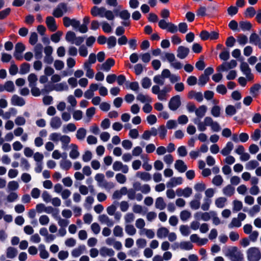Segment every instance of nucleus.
Listing matches in <instances>:
<instances>
[{
    "label": "nucleus",
    "mask_w": 261,
    "mask_h": 261,
    "mask_svg": "<svg viewBox=\"0 0 261 261\" xmlns=\"http://www.w3.org/2000/svg\"><path fill=\"white\" fill-rule=\"evenodd\" d=\"M224 255L228 257L230 261H243L244 255L237 247H229L223 250Z\"/></svg>",
    "instance_id": "1"
},
{
    "label": "nucleus",
    "mask_w": 261,
    "mask_h": 261,
    "mask_svg": "<svg viewBox=\"0 0 261 261\" xmlns=\"http://www.w3.org/2000/svg\"><path fill=\"white\" fill-rule=\"evenodd\" d=\"M85 39V37L83 36L77 37L75 33L72 31L67 32L65 36L66 41L76 46H81L84 42Z\"/></svg>",
    "instance_id": "2"
},
{
    "label": "nucleus",
    "mask_w": 261,
    "mask_h": 261,
    "mask_svg": "<svg viewBox=\"0 0 261 261\" xmlns=\"http://www.w3.org/2000/svg\"><path fill=\"white\" fill-rule=\"evenodd\" d=\"M248 261H259L261 258V253L257 247H251L247 251Z\"/></svg>",
    "instance_id": "3"
},
{
    "label": "nucleus",
    "mask_w": 261,
    "mask_h": 261,
    "mask_svg": "<svg viewBox=\"0 0 261 261\" xmlns=\"http://www.w3.org/2000/svg\"><path fill=\"white\" fill-rule=\"evenodd\" d=\"M68 9L67 4L61 3L58 5L56 8L54 10L53 15L57 18L61 17L68 11Z\"/></svg>",
    "instance_id": "4"
},
{
    "label": "nucleus",
    "mask_w": 261,
    "mask_h": 261,
    "mask_svg": "<svg viewBox=\"0 0 261 261\" xmlns=\"http://www.w3.org/2000/svg\"><path fill=\"white\" fill-rule=\"evenodd\" d=\"M205 127L210 126L212 131L214 132H219L221 129L219 123L214 121L213 118L210 116L205 117Z\"/></svg>",
    "instance_id": "5"
},
{
    "label": "nucleus",
    "mask_w": 261,
    "mask_h": 261,
    "mask_svg": "<svg viewBox=\"0 0 261 261\" xmlns=\"http://www.w3.org/2000/svg\"><path fill=\"white\" fill-rule=\"evenodd\" d=\"M181 105L180 97L177 95L173 96L169 100L168 107L171 111H176Z\"/></svg>",
    "instance_id": "6"
},
{
    "label": "nucleus",
    "mask_w": 261,
    "mask_h": 261,
    "mask_svg": "<svg viewBox=\"0 0 261 261\" xmlns=\"http://www.w3.org/2000/svg\"><path fill=\"white\" fill-rule=\"evenodd\" d=\"M237 65V62L234 60H231L230 62H223L218 67L217 70L219 72L227 71L229 69L235 68Z\"/></svg>",
    "instance_id": "7"
},
{
    "label": "nucleus",
    "mask_w": 261,
    "mask_h": 261,
    "mask_svg": "<svg viewBox=\"0 0 261 261\" xmlns=\"http://www.w3.org/2000/svg\"><path fill=\"white\" fill-rule=\"evenodd\" d=\"M113 169L115 171H121L123 173L128 172V167L120 161H115L113 164Z\"/></svg>",
    "instance_id": "8"
},
{
    "label": "nucleus",
    "mask_w": 261,
    "mask_h": 261,
    "mask_svg": "<svg viewBox=\"0 0 261 261\" xmlns=\"http://www.w3.org/2000/svg\"><path fill=\"white\" fill-rule=\"evenodd\" d=\"M190 53V49L184 46H179L177 49V57L180 59H185Z\"/></svg>",
    "instance_id": "9"
},
{
    "label": "nucleus",
    "mask_w": 261,
    "mask_h": 261,
    "mask_svg": "<svg viewBox=\"0 0 261 261\" xmlns=\"http://www.w3.org/2000/svg\"><path fill=\"white\" fill-rule=\"evenodd\" d=\"M31 89V93L34 96H39L40 95L41 93H46L48 92L49 85H45L44 86V88L42 89L41 91L40 89L36 87V86L30 87Z\"/></svg>",
    "instance_id": "10"
},
{
    "label": "nucleus",
    "mask_w": 261,
    "mask_h": 261,
    "mask_svg": "<svg viewBox=\"0 0 261 261\" xmlns=\"http://www.w3.org/2000/svg\"><path fill=\"white\" fill-rule=\"evenodd\" d=\"M62 122L61 118L58 116L52 117L50 120L49 124L54 129H59L62 125Z\"/></svg>",
    "instance_id": "11"
},
{
    "label": "nucleus",
    "mask_w": 261,
    "mask_h": 261,
    "mask_svg": "<svg viewBox=\"0 0 261 261\" xmlns=\"http://www.w3.org/2000/svg\"><path fill=\"white\" fill-rule=\"evenodd\" d=\"M176 194L178 196H184L188 198L191 196L192 193V190L191 188L187 187L184 189L178 188L176 191Z\"/></svg>",
    "instance_id": "12"
},
{
    "label": "nucleus",
    "mask_w": 261,
    "mask_h": 261,
    "mask_svg": "<svg viewBox=\"0 0 261 261\" xmlns=\"http://www.w3.org/2000/svg\"><path fill=\"white\" fill-rule=\"evenodd\" d=\"M46 23L50 31L55 32L57 29L55 19L52 16H48L46 17Z\"/></svg>",
    "instance_id": "13"
},
{
    "label": "nucleus",
    "mask_w": 261,
    "mask_h": 261,
    "mask_svg": "<svg viewBox=\"0 0 261 261\" xmlns=\"http://www.w3.org/2000/svg\"><path fill=\"white\" fill-rule=\"evenodd\" d=\"M24 99L17 95H14L11 98V104L13 106L22 107L25 105Z\"/></svg>",
    "instance_id": "14"
},
{
    "label": "nucleus",
    "mask_w": 261,
    "mask_h": 261,
    "mask_svg": "<svg viewBox=\"0 0 261 261\" xmlns=\"http://www.w3.org/2000/svg\"><path fill=\"white\" fill-rule=\"evenodd\" d=\"M43 46L41 43L36 44L34 48L35 58L37 60H40L42 58V51Z\"/></svg>",
    "instance_id": "15"
},
{
    "label": "nucleus",
    "mask_w": 261,
    "mask_h": 261,
    "mask_svg": "<svg viewBox=\"0 0 261 261\" xmlns=\"http://www.w3.org/2000/svg\"><path fill=\"white\" fill-rule=\"evenodd\" d=\"M201 118L197 117L194 118L192 121L195 124L197 125L198 130L204 132L206 129L205 127V118L204 119L203 122L201 121Z\"/></svg>",
    "instance_id": "16"
},
{
    "label": "nucleus",
    "mask_w": 261,
    "mask_h": 261,
    "mask_svg": "<svg viewBox=\"0 0 261 261\" xmlns=\"http://www.w3.org/2000/svg\"><path fill=\"white\" fill-rule=\"evenodd\" d=\"M182 182V178L181 177H172L167 183L166 185L168 188H172L177 185H181Z\"/></svg>",
    "instance_id": "17"
},
{
    "label": "nucleus",
    "mask_w": 261,
    "mask_h": 261,
    "mask_svg": "<svg viewBox=\"0 0 261 261\" xmlns=\"http://www.w3.org/2000/svg\"><path fill=\"white\" fill-rule=\"evenodd\" d=\"M175 168L179 172H185L187 170V166L184 162L181 160H178L174 164Z\"/></svg>",
    "instance_id": "18"
},
{
    "label": "nucleus",
    "mask_w": 261,
    "mask_h": 261,
    "mask_svg": "<svg viewBox=\"0 0 261 261\" xmlns=\"http://www.w3.org/2000/svg\"><path fill=\"white\" fill-rule=\"evenodd\" d=\"M105 11V7L98 8L97 6H94L91 10V13L93 16H99L100 17H103V13Z\"/></svg>",
    "instance_id": "19"
},
{
    "label": "nucleus",
    "mask_w": 261,
    "mask_h": 261,
    "mask_svg": "<svg viewBox=\"0 0 261 261\" xmlns=\"http://www.w3.org/2000/svg\"><path fill=\"white\" fill-rule=\"evenodd\" d=\"M114 64V60L112 58H109L101 65V69L108 72Z\"/></svg>",
    "instance_id": "20"
},
{
    "label": "nucleus",
    "mask_w": 261,
    "mask_h": 261,
    "mask_svg": "<svg viewBox=\"0 0 261 261\" xmlns=\"http://www.w3.org/2000/svg\"><path fill=\"white\" fill-rule=\"evenodd\" d=\"M100 255L102 257L113 256L115 255L114 251L111 248H108L106 247H101L99 251Z\"/></svg>",
    "instance_id": "21"
},
{
    "label": "nucleus",
    "mask_w": 261,
    "mask_h": 261,
    "mask_svg": "<svg viewBox=\"0 0 261 261\" xmlns=\"http://www.w3.org/2000/svg\"><path fill=\"white\" fill-rule=\"evenodd\" d=\"M167 206L163 197H159L155 201V207L160 211L164 210Z\"/></svg>",
    "instance_id": "22"
},
{
    "label": "nucleus",
    "mask_w": 261,
    "mask_h": 261,
    "mask_svg": "<svg viewBox=\"0 0 261 261\" xmlns=\"http://www.w3.org/2000/svg\"><path fill=\"white\" fill-rule=\"evenodd\" d=\"M71 150L69 153V156L72 159H76L80 156V152L78 151V147L76 144H71L70 145Z\"/></svg>",
    "instance_id": "23"
},
{
    "label": "nucleus",
    "mask_w": 261,
    "mask_h": 261,
    "mask_svg": "<svg viewBox=\"0 0 261 261\" xmlns=\"http://www.w3.org/2000/svg\"><path fill=\"white\" fill-rule=\"evenodd\" d=\"M233 148V144L231 142H228L225 146L221 150V153L224 156L229 154Z\"/></svg>",
    "instance_id": "24"
},
{
    "label": "nucleus",
    "mask_w": 261,
    "mask_h": 261,
    "mask_svg": "<svg viewBox=\"0 0 261 261\" xmlns=\"http://www.w3.org/2000/svg\"><path fill=\"white\" fill-rule=\"evenodd\" d=\"M99 221L102 223L106 224L108 226L111 227L114 225V222L106 215H101L98 217Z\"/></svg>",
    "instance_id": "25"
},
{
    "label": "nucleus",
    "mask_w": 261,
    "mask_h": 261,
    "mask_svg": "<svg viewBox=\"0 0 261 261\" xmlns=\"http://www.w3.org/2000/svg\"><path fill=\"white\" fill-rule=\"evenodd\" d=\"M85 250L86 247L84 245H80L72 250L71 255L74 257H77L82 254Z\"/></svg>",
    "instance_id": "26"
},
{
    "label": "nucleus",
    "mask_w": 261,
    "mask_h": 261,
    "mask_svg": "<svg viewBox=\"0 0 261 261\" xmlns=\"http://www.w3.org/2000/svg\"><path fill=\"white\" fill-rule=\"evenodd\" d=\"M207 107L205 105H201L198 108L196 109L195 115L197 117L202 118L203 117L207 111Z\"/></svg>",
    "instance_id": "27"
},
{
    "label": "nucleus",
    "mask_w": 261,
    "mask_h": 261,
    "mask_svg": "<svg viewBox=\"0 0 261 261\" xmlns=\"http://www.w3.org/2000/svg\"><path fill=\"white\" fill-rule=\"evenodd\" d=\"M170 91V88L167 87H164L161 91L158 96V99L161 101H166L167 100V93Z\"/></svg>",
    "instance_id": "28"
},
{
    "label": "nucleus",
    "mask_w": 261,
    "mask_h": 261,
    "mask_svg": "<svg viewBox=\"0 0 261 261\" xmlns=\"http://www.w3.org/2000/svg\"><path fill=\"white\" fill-rule=\"evenodd\" d=\"M169 231V230L166 227H162L157 230V237L159 239L165 238L167 237Z\"/></svg>",
    "instance_id": "29"
},
{
    "label": "nucleus",
    "mask_w": 261,
    "mask_h": 261,
    "mask_svg": "<svg viewBox=\"0 0 261 261\" xmlns=\"http://www.w3.org/2000/svg\"><path fill=\"white\" fill-rule=\"evenodd\" d=\"M137 100L142 103H150L152 102V99L147 95H144L142 93H139L137 96Z\"/></svg>",
    "instance_id": "30"
},
{
    "label": "nucleus",
    "mask_w": 261,
    "mask_h": 261,
    "mask_svg": "<svg viewBox=\"0 0 261 261\" xmlns=\"http://www.w3.org/2000/svg\"><path fill=\"white\" fill-rule=\"evenodd\" d=\"M17 250L12 247H9L7 249L6 254L7 257L9 258H13L15 257L17 254Z\"/></svg>",
    "instance_id": "31"
},
{
    "label": "nucleus",
    "mask_w": 261,
    "mask_h": 261,
    "mask_svg": "<svg viewBox=\"0 0 261 261\" xmlns=\"http://www.w3.org/2000/svg\"><path fill=\"white\" fill-rule=\"evenodd\" d=\"M76 129V127L74 123H69L67 125L63 126L62 132L64 133H67L68 132H73Z\"/></svg>",
    "instance_id": "32"
},
{
    "label": "nucleus",
    "mask_w": 261,
    "mask_h": 261,
    "mask_svg": "<svg viewBox=\"0 0 261 261\" xmlns=\"http://www.w3.org/2000/svg\"><path fill=\"white\" fill-rule=\"evenodd\" d=\"M68 89V86L65 82L60 83L55 85L54 89H50L49 88L48 91H52L55 90L57 91H62Z\"/></svg>",
    "instance_id": "33"
},
{
    "label": "nucleus",
    "mask_w": 261,
    "mask_h": 261,
    "mask_svg": "<svg viewBox=\"0 0 261 261\" xmlns=\"http://www.w3.org/2000/svg\"><path fill=\"white\" fill-rule=\"evenodd\" d=\"M87 134L86 129L83 127L77 129L76 134V137L79 140H83L85 139Z\"/></svg>",
    "instance_id": "34"
},
{
    "label": "nucleus",
    "mask_w": 261,
    "mask_h": 261,
    "mask_svg": "<svg viewBox=\"0 0 261 261\" xmlns=\"http://www.w3.org/2000/svg\"><path fill=\"white\" fill-rule=\"evenodd\" d=\"M147 210L146 207L137 204H134L133 207V211L136 214L143 213L144 214L147 212Z\"/></svg>",
    "instance_id": "35"
},
{
    "label": "nucleus",
    "mask_w": 261,
    "mask_h": 261,
    "mask_svg": "<svg viewBox=\"0 0 261 261\" xmlns=\"http://www.w3.org/2000/svg\"><path fill=\"white\" fill-rule=\"evenodd\" d=\"M223 194L227 196H231L234 192V188L228 185L223 189Z\"/></svg>",
    "instance_id": "36"
},
{
    "label": "nucleus",
    "mask_w": 261,
    "mask_h": 261,
    "mask_svg": "<svg viewBox=\"0 0 261 261\" xmlns=\"http://www.w3.org/2000/svg\"><path fill=\"white\" fill-rule=\"evenodd\" d=\"M137 176L139 177L142 180L148 181L151 179V175L146 172H138L137 173Z\"/></svg>",
    "instance_id": "37"
},
{
    "label": "nucleus",
    "mask_w": 261,
    "mask_h": 261,
    "mask_svg": "<svg viewBox=\"0 0 261 261\" xmlns=\"http://www.w3.org/2000/svg\"><path fill=\"white\" fill-rule=\"evenodd\" d=\"M60 165L61 169L67 171L71 167L72 163L69 160H64L60 161Z\"/></svg>",
    "instance_id": "38"
},
{
    "label": "nucleus",
    "mask_w": 261,
    "mask_h": 261,
    "mask_svg": "<svg viewBox=\"0 0 261 261\" xmlns=\"http://www.w3.org/2000/svg\"><path fill=\"white\" fill-rule=\"evenodd\" d=\"M259 165L258 162L256 160H251L246 163L245 168L248 170L254 169Z\"/></svg>",
    "instance_id": "39"
},
{
    "label": "nucleus",
    "mask_w": 261,
    "mask_h": 261,
    "mask_svg": "<svg viewBox=\"0 0 261 261\" xmlns=\"http://www.w3.org/2000/svg\"><path fill=\"white\" fill-rule=\"evenodd\" d=\"M241 29L243 31H249L252 27L251 23L247 21H241L239 22Z\"/></svg>",
    "instance_id": "40"
},
{
    "label": "nucleus",
    "mask_w": 261,
    "mask_h": 261,
    "mask_svg": "<svg viewBox=\"0 0 261 261\" xmlns=\"http://www.w3.org/2000/svg\"><path fill=\"white\" fill-rule=\"evenodd\" d=\"M193 245L190 242L182 241L180 243V249L184 250H190L192 249Z\"/></svg>",
    "instance_id": "41"
},
{
    "label": "nucleus",
    "mask_w": 261,
    "mask_h": 261,
    "mask_svg": "<svg viewBox=\"0 0 261 261\" xmlns=\"http://www.w3.org/2000/svg\"><path fill=\"white\" fill-rule=\"evenodd\" d=\"M260 40L259 36L255 33H252L249 37L250 43L255 45H257L258 42L260 41Z\"/></svg>",
    "instance_id": "42"
},
{
    "label": "nucleus",
    "mask_w": 261,
    "mask_h": 261,
    "mask_svg": "<svg viewBox=\"0 0 261 261\" xmlns=\"http://www.w3.org/2000/svg\"><path fill=\"white\" fill-rule=\"evenodd\" d=\"M179 231L183 236H188L190 233V229L187 225H181L179 227Z\"/></svg>",
    "instance_id": "43"
},
{
    "label": "nucleus",
    "mask_w": 261,
    "mask_h": 261,
    "mask_svg": "<svg viewBox=\"0 0 261 261\" xmlns=\"http://www.w3.org/2000/svg\"><path fill=\"white\" fill-rule=\"evenodd\" d=\"M29 82V87L36 86L38 78L35 73H31L28 77Z\"/></svg>",
    "instance_id": "44"
},
{
    "label": "nucleus",
    "mask_w": 261,
    "mask_h": 261,
    "mask_svg": "<svg viewBox=\"0 0 261 261\" xmlns=\"http://www.w3.org/2000/svg\"><path fill=\"white\" fill-rule=\"evenodd\" d=\"M221 108L219 106H214L212 108L211 113L214 117H219L221 115Z\"/></svg>",
    "instance_id": "45"
},
{
    "label": "nucleus",
    "mask_w": 261,
    "mask_h": 261,
    "mask_svg": "<svg viewBox=\"0 0 261 261\" xmlns=\"http://www.w3.org/2000/svg\"><path fill=\"white\" fill-rule=\"evenodd\" d=\"M30 65L27 63H23L20 66L19 73L20 74H25L30 71Z\"/></svg>",
    "instance_id": "46"
},
{
    "label": "nucleus",
    "mask_w": 261,
    "mask_h": 261,
    "mask_svg": "<svg viewBox=\"0 0 261 261\" xmlns=\"http://www.w3.org/2000/svg\"><path fill=\"white\" fill-rule=\"evenodd\" d=\"M226 200L227 199L225 197H219L216 199L215 205L217 207L222 208L225 206Z\"/></svg>",
    "instance_id": "47"
},
{
    "label": "nucleus",
    "mask_w": 261,
    "mask_h": 261,
    "mask_svg": "<svg viewBox=\"0 0 261 261\" xmlns=\"http://www.w3.org/2000/svg\"><path fill=\"white\" fill-rule=\"evenodd\" d=\"M107 45L109 48L114 47L117 43V39L115 36H112L107 39Z\"/></svg>",
    "instance_id": "48"
},
{
    "label": "nucleus",
    "mask_w": 261,
    "mask_h": 261,
    "mask_svg": "<svg viewBox=\"0 0 261 261\" xmlns=\"http://www.w3.org/2000/svg\"><path fill=\"white\" fill-rule=\"evenodd\" d=\"M191 217V213L187 210H184L180 213V218L184 222L187 221Z\"/></svg>",
    "instance_id": "49"
},
{
    "label": "nucleus",
    "mask_w": 261,
    "mask_h": 261,
    "mask_svg": "<svg viewBox=\"0 0 261 261\" xmlns=\"http://www.w3.org/2000/svg\"><path fill=\"white\" fill-rule=\"evenodd\" d=\"M211 203V199H208V198H204L203 200V203L201 205V208L204 211H208L210 209Z\"/></svg>",
    "instance_id": "50"
},
{
    "label": "nucleus",
    "mask_w": 261,
    "mask_h": 261,
    "mask_svg": "<svg viewBox=\"0 0 261 261\" xmlns=\"http://www.w3.org/2000/svg\"><path fill=\"white\" fill-rule=\"evenodd\" d=\"M126 233L129 236H134L136 233V229L132 225L127 224L125 226Z\"/></svg>",
    "instance_id": "51"
},
{
    "label": "nucleus",
    "mask_w": 261,
    "mask_h": 261,
    "mask_svg": "<svg viewBox=\"0 0 261 261\" xmlns=\"http://www.w3.org/2000/svg\"><path fill=\"white\" fill-rule=\"evenodd\" d=\"M256 11L254 8L252 7H249L246 9L244 14L246 17L249 18H252L255 16Z\"/></svg>",
    "instance_id": "52"
},
{
    "label": "nucleus",
    "mask_w": 261,
    "mask_h": 261,
    "mask_svg": "<svg viewBox=\"0 0 261 261\" xmlns=\"http://www.w3.org/2000/svg\"><path fill=\"white\" fill-rule=\"evenodd\" d=\"M210 80L209 76L201 74L198 79V84L201 87L204 86Z\"/></svg>",
    "instance_id": "53"
},
{
    "label": "nucleus",
    "mask_w": 261,
    "mask_h": 261,
    "mask_svg": "<svg viewBox=\"0 0 261 261\" xmlns=\"http://www.w3.org/2000/svg\"><path fill=\"white\" fill-rule=\"evenodd\" d=\"M5 90L8 92H13L15 89V86L13 82L11 81L6 82L5 83Z\"/></svg>",
    "instance_id": "54"
},
{
    "label": "nucleus",
    "mask_w": 261,
    "mask_h": 261,
    "mask_svg": "<svg viewBox=\"0 0 261 261\" xmlns=\"http://www.w3.org/2000/svg\"><path fill=\"white\" fill-rule=\"evenodd\" d=\"M167 133V130L164 125H161L158 129V134L161 139L165 138Z\"/></svg>",
    "instance_id": "55"
},
{
    "label": "nucleus",
    "mask_w": 261,
    "mask_h": 261,
    "mask_svg": "<svg viewBox=\"0 0 261 261\" xmlns=\"http://www.w3.org/2000/svg\"><path fill=\"white\" fill-rule=\"evenodd\" d=\"M217 215V214L214 211H211L210 212H204L202 214V217L201 220L204 221H208L211 217Z\"/></svg>",
    "instance_id": "56"
},
{
    "label": "nucleus",
    "mask_w": 261,
    "mask_h": 261,
    "mask_svg": "<svg viewBox=\"0 0 261 261\" xmlns=\"http://www.w3.org/2000/svg\"><path fill=\"white\" fill-rule=\"evenodd\" d=\"M243 208V204L241 201L235 200L233 201V212H239Z\"/></svg>",
    "instance_id": "57"
},
{
    "label": "nucleus",
    "mask_w": 261,
    "mask_h": 261,
    "mask_svg": "<svg viewBox=\"0 0 261 261\" xmlns=\"http://www.w3.org/2000/svg\"><path fill=\"white\" fill-rule=\"evenodd\" d=\"M237 41L240 45L244 46L248 42V38L244 34H240L238 37Z\"/></svg>",
    "instance_id": "58"
},
{
    "label": "nucleus",
    "mask_w": 261,
    "mask_h": 261,
    "mask_svg": "<svg viewBox=\"0 0 261 261\" xmlns=\"http://www.w3.org/2000/svg\"><path fill=\"white\" fill-rule=\"evenodd\" d=\"M20 166L23 170L26 171H28L30 168V164L28 161L24 158H22L20 159Z\"/></svg>",
    "instance_id": "59"
},
{
    "label": "nucleus",
    "mask_w": 261,
    "mask_h": 261,
    "mask_svg": "<svg viewBox=\"0 0 261 261\" xmlns=\"http://www.w3.org/2000/svg\"><path fill=\"white\" fill-rule=\"evenodd\" d=\"M261 88V85L259 84H254L252 87L250 88V93L253 96H256L257 94V92Z\"/></svg>",
    "instance_id": "60"
},
{
    "label": "nucleus",
    "mask_w": 261,
    "mask_h": 261,
    "mask_svg": "<svg viewBox=\"0 0 261 261\" xmlns=\"http://www.w3.org/2000/svg\"><path fill=\"white\" fill-rule=\"evenodd\" d=\"M242 225L241 222L237 218H233L231 222L228 224L229 228H232L233 227H240Z\"/></svg>",
    "instance_id": "61"
},
{
    "label": "nucleus",
    "mask_w": 261,
    "mask_h": 261,
    "mask_svg": "<svg viewBox=\"0 0 261 261\" xmlns=\"http://www.w3.org/2000/svg\"><path fill=\"white\" fill-rule=\"evenodd\" d=\"M225 112L227 115L232 116L237 113V111L234 106L228 105L226 107Z\"/></svg>",
    "instance_id": "62"
},
{
    "label": "nucleus",
    "mask_w": 261,
    "mask_h": 261,
    "mask_svg": "<svg viewBox=\"0 0 261 261\" xmlns=\"http://www.w3.org/2000/svg\"><path fill=\"white\" fill-rule=\"evenodd\" d=\"M102 29L103 32L106 33H110L112 31V28L107 21H103L101 23Z\"/></svg>",
    "instance_id": "63"
},
{
    "label": "nucleus",
    "mask_w": 261,
    "mask_h": 261,
    "mask_svg": "<svg viewBox=\"0 0 261 261\" xmlns=\"http://www.w3.org/2000/svg\"><path fill=\"white\" fill-rule=\"evenodd\" d=\"M113 233L115 237H122L123 235L122 228L119 226H116L113 229Z\"/></svg>",
    "instance_id": "64"
}]
</instances>
